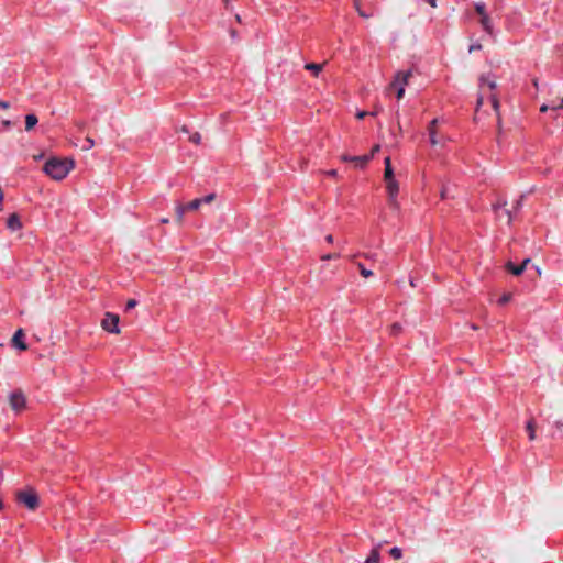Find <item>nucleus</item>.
Listing matches in <instances>:
<instances>
[{"label": "nucleus", "mask_w": 563, "mask_h": 563, "mask_svg": "<svg viewBox=\"0 0 563 563\" xmlns=\"http://www.w3.org/2000/svg\"><path fill=\"white\" fill-rule=\"evenodd\" d=\"M75 166V159L71 157L52 156L45 162L43 172L51 179L62 181L67 178Z\"/></svg>", "instance_id": "1"}, {"label": "nucleus", "mask_w": 563, "mask_h": 563, "mask_svg": "<svg viewBox=\"0 0 563 563\" xmlns=\"http://www.w3.org/2000/svg\"><path fill=\"white\" fill-rule=\"evenodd\" d=\"M496 88H497V78L494 75L487 74V75H483L479 78V95H478V98L476 101V112H478L479 108L483 106L484 93H486L487 91H492V93L489 95V99H490L494 111L496 112L497 117L499 118L500 104H499V100H498L497 96L494 93Z\"/></svg>", "instance_id": "2"}, {"label": "nucleus", "mask_w": 563, "mask_h": 563, "mask_svg": "<svg viewBox=\"0 0 563 563\" xmlns=\"http://www.w3.org/2000/svg\"><path fill=\"white\" fill-rule=\"evenodd\" d=\"M16 500L29 510H35L38 507L40 500L36 492L27 487L15 493Z\"/></svg>", "instance_id": "3"}, {"label": "nucleus", "mask_w": 563, "mask_h": 563, "mask_svg": "<svg viewBox=\"0 0 563 563\" xmlns=\"http://www.w3.org/2000/svg\"><path fill=\"white\" fill-rule=\"evenodd\" d=\"M384 183H385V188H386L389 206L393 209L398 210L400 207L399 201H398V194L400 190L399 181L395 177V178L384 179Z\"/></svg>", "instance_id": "4"}, {"label": "nucleus", "mask_w": 563, "mask_h": 563, "mask_svg": "<svg viewBox=\"0 0 563 563\" xmlns=\"http://www.w3.org/2000/svg\"><path fill=\"white\" fill-rule=\"evenodd\" d=\"M410 77H411L410 70H407V71L400 70V71L396 73L394 80L391 81L389 87L395 88L397 90V99L398 100L404 98L405 89L409 82Z\"/></svg>", "instance_id": "5"}, {"label": "nucleus", "mask_w": 563, "mask_h": 563, "mask_svg": "<svg viewBox=\"0 0 563 563\" xmlns=\"http://www.w3.org/2000/svg\"><path fill=\"white\" fill-rule=\"evenodd\" d=\"M8 402L15 415L22 413L26 409V397L21 390H13L8 395Z\"/></svg>", "instance_id": "6"}, {"label": "nucleus", "mask_w": 563, "mask_h": 563, "mask_svg": "<svg viewBox=\"0 0 563 563\" xmlns=\"http://www.w3.org/2000/svg\"><path fill=\"white\" fill-rule=\"evenodd\" d=\"M119 321L120 319L118 314H114L112 312H106L101 321V328L109 333L119 334Z\"/></svg>", "instance_id": "7"}, {"label": "nucleus", "mask_w": 563, "mask_h": 563, "mask_svg": "<svg viewBox=\"0 0 563 563\" xmlns=\"http://www.w3.org/2000/svg\"><path fill=\"white\" fill-rule=\"evenodd\" d=\"M341 161L342 162H351V163H354L355 164V167L357 168H364L372 159V156H365V155H362V156H351V155H347V154H343L341 155Z\"/></svg>", "instance_id": "8"}, {"label": "nucleus", "mask_w": 563, "mask_h": 563, "mask_svg": "<svg viewBox=\"0 0 563 563\" xmlns=\"http://www.w3.org/2000/svg\"><path fill=\"white\" fill-rule=\"evenodd\" d=\"M439 123V119H433L428 126L429 141L432 146L442 145L444 140L442 137H438L437 134V125Z\"/></svg>", "instance_id": "9"}, {"label": "nucleus", "mask_w": 563, "mask_h": 563, "mask_svg": "<svg viewBox=\"0 0 563 563\" xmlns=\"http://www.w3.org/2000/svg\"><path fill=\"white\" fill-rule=\"evenodd\" d=\"M506 201H501L495 205V211L498 220H503L504 218L507 221V224L510 225L512 222L511 212L506 208Z\"/></svg>", "instance_id": "10"}, {"label": "nucleus", "mask_w": 563, "mask_h": 563, "mask_svg": "<svg viewBox=\"0 0 563 563\" xmlns=\"http://www.w3.org/2000/svg\"><path fill=\"white\" fill-rule=\"evenodd\" d=\"M24 332L22 329H19L15 331L12 338V344L14 347H16L20 351H25L27 349V345L24 341Z\"/></svg>", "instance_id": "11"}, {"label": "nucleus", "mask_w": 563, "mask_h": 563, "mask_svg": "<svg viewBox=\"0 0 563 563\" xmlns=\"http://www.w3.org/2000/svg\"><path fill=\"white\" fill-rule=\"evenodd\" d=\"M7 227L10 231L15 232L22 229V221L16 213H12L9 216L7 220Z\"/></svg>", "instance_id": "12"}, {"label": "nucleus", "mask_w": 563, "mask_h": 563, "mask_svg": "<svg viewBox=\"0 0 563 563\" xmlns=\"http://www.w3.org/2000/svg\"><path fill=\"white\" fill-rule=\"evenodd\" d=\"M531 262L530 258H526L521 265H515L512 264L511 262H508L506 264V268L508 271H510L514 275L516 276H519L523 273V271L526 269L527 265Z\"/></svg>", "instance_id": "13"}, {"label": "nucleus", "mask_w": 563, "mask_h": 563, "mask_svg": "<svg viewBox=\"0 0 563 563\" xmlns=\"http://www.w3.org/2000/svg\"><path fill=\"white\" fill-rule=\"evenodd\" d=\"M305 68L311 71L313 76L318 77L323 69V64L308 63L305 65Z\"/></svg>", "instance_id": "14"}, {"label": "nucleus", "mask_w": 563, "mask_h": 563, "mask_svg": "<svg viewBox=\"0 0 563 563\" xmlns=\"http://www.w3.org/2000/svg\"><path fill=\"white\" fill-rule=\"evenodd\" d=\"M380 562V553L378 548L372 549L368 558L364 561V563H379Z\"/></svg>", "instance_id": "15"}, {"label": "nucleus", "mask_w": 563, "mask_h": 563, "mask_svg": "<svg viewBox=\"0 0 563 563\" xmlns=\"http://www.w3.org/2000/svg\"><path fill=\"white\" fill-rule=\"evenodd\" d=\"M38 120L35 114H27L25 117V130L31 131L36 124Z\"/></svg>", "instance_id": "16"}, {"label": "nucleus", "mask_w": 563, "mask_h": 563, "mask_svg": "<svg viewBox=\"0 0 563 563\" xmlns=\"http://www.w3.org/2000/svg\"><path fill=\"white\" fill-rule=\"evenodd\" d=\"M526 429L528 432L529 440L533 441L536 439V423L533 420H529L526 424Z\"/></svg>", "instance_id": "17"}, {"label": "nucleus", "mask_w": 563, "mask_h": 563, "mask_svg": "<svg viewBox=\"0 0 563 563\" xmlns=\"http://www.w3.org/2000/svg\"><path fill=\"white\" fill-rule=\"evenodd\" d=\"M481 24H482L483 29L487 33H492L493 32V23H492L489 16H488V14L481 18Z\"/></svg>", "instance_id": "18"}, {"label": "nucleus", "mask_w": 563, "mask_h": 563, "mask_svg": "<svg viewBox=\"0 0 563 563\" xmlns=\"http://www.w3.org/2000/svg\"><path fill=\"white\" fill-rule=\"evenodd\" d=\"M175 209H176L177 221L180 223V222H183V219H184L186 212L188 211L187 207H186V205L179 203L176 206Z\"/></svg>", "instance_id": "19"}, {"label": "nucleus", "mask_w": 563, "mask_h": 563, "mask_svg": "<svg viewBox=\"0 0 563 563\" xmlns=\"http://www.w3.org/2000/svg\"><path fill=\"white\" fill-rule=\"evenodd\" d=\"M389 554L395 559V560H400L402 558V550L398 547H394L389 550Z\"/></svg>", "instance_id": "20"}, {"label": "nucleus", "mask_w": 563, "mask_h": 563, "mask_svg": "<svg viewBox=\"0 0 563 563\" xmlns=\"http://www.w3.org/2000/svg\"><path fill=\"white\" fill-rule=\"evenodd\" d=\"M200 206H201V202H200L199 198L195 199V200L190 201L188 205H186L188 211L198 210L200 208Z\"/></svg>", "instance_id": "21"}, {"label": "nucleus", "mask_w": 563, "mask_h": 563, "mask_svg": "<svg viewBox=\"0 0 563 563\" xmlns=\"http://www.w3.org/2000/svg\"><path fill=\"white\" fill-rule=\"evenodd\" d=\"M402 331V325L400 323H394L391 327H390V334L391 335H398L400 334Z\"/></svg>", "instance_id": "22"}, {"label": "nucleus", "mask_w": 563, "mask_h": 563, "mask_svg": "<svg viewBox=\"0 0 563 563\" xmlns=\"http://www.w3.org/2000/svg\"><path fill=\"white\" fill-rule=\"evenodd\" d=\"M475 10L481 15V18L487 15L485 4L482 2L475 4Z\"/></svg>", "instance_id": "23"}, {"label": "nucleus", "mask_w": 563, "mask_h": 563, "mask_svg": "<svg viewBox=\"0 0 563 563\" xmlns=\"http://www.w3.org/2000/svg\"><path fill=\"white\" fill-rule=\"evenodd\" d=\"M396 175H395V170L393 167H385L384 168V179H387V178H395Z\"/></svg>", "instance_id": "24"}, {"label": "nucleus", "mask_w": 563, "mask_h": 563, "mask_svg": "<svg viewBox=\"0 0 563 563\" xmlns=\"http://www.w3.org/2000/svg\"><path fill=\"white\" fill-rule=\"evenodd\" d=\"M214 199H216V195H214V194H209V195H207V196H205V197H202V198H199V200H200L201 205H202V203H210V202H212Z\"/></svg>", "instance_id": "25"}, {"label": "nucleus", "mask_w": 563, "mask_h": 563, "mask_svg": "<svg viewBox=\"0 0 563 563\" xmlns=\"http://www.w3.org/2000/svg\"><path fill=\"white\" fill-rule=\"evenodd\" d=\"M510 300H511V294H504V295L498 299V303H499L500 306H504V305L508 303Z\"/></svg>", "instance_id": "26"}, {"label": "nucleus", "mask_w": 563, "mask_h": 563, "mask_svg": "<svg viewBox=\"0 0 563 563\" xmlns=\"http://www.w3.org/2000/svg\"><path fill=\"white\" fill-rule=\"evenodd\" d=\"M361 275L365 278L371 277L373 275V272L371 269L365 268L362 264L358 265Z\"/></svg>", "instance_id": "27"}, {"label": "nucleus", "mask_w": 563, "mask_h": 563, "mask_svg": "<svg viewBox=\"0 0 563 563\" xmlns=\"http://www.w3.org/2000/svg\"><path fill=\"white\" fill-rule=\"evenodd\" d=\"M355 9L362 18L368 19L371 15L365 13L364 10L360 9L358 2H355Z\"/></svg>", "instance_id": "28"}, {"label": "nucleus", "mask_w": 563, "mask_h": 563, "mask_svg": "<svg viewBox=\"0 0 563 563\" xmlns=\"http://www.w3.org/2000/svg\"><path fill=\"white\" fill-rule=\"evenodd\" d=\"M93 145H95L93 140H92V139H90V137H87V139H86V144H85V146H84V150L88 151V150L92 148V147H93Z\"/></svg>", "instance_id": "29"}, {"label": "nucleus", "mask_w": 563, "mask_h": 563, "mask_svg": "<svg viewBox=\"0 0 563 563\" xmlns=\"http://www.w3.org/2000/svg\"><path fill=\"white\" fill-rule=\"evenodd\" d=\"M339 257H340L339 254H325V255L321 256V260L322 261H329V260L339 258Z\"/></svg>", "instance_id": "30"}, {"label": "nucleus", "mask_w": 563, "mask_h": 563, "mask_svg": "<svg viewBox=\"0 0 563 563\" xmlns=\"http://www.w3.org/2000/svg\"><path fill=\"white\" fill-rule=\"evenodd\" d=\"M380 150V145L379 144H376L373 146L372 151H371V154H368L367 156H372V158L374 157V155L379 152Z\"/></svg>", "instance_id": "31"}, {"label": "nucleus", "mask_w": 563, "mask_h": 563, "mask_svg": "<svg viewBox=\"0 0 563 563\" xmlns=\"http://www.w3.org/2000/svg\"><path fill=\"white\" fill-rule=\"evenodd\" d=\"M136 303H137V302H136V300H134V299H130V300L126 302V308H128V309H132V308H134V307L136 306Z\"/></svg>", "instance_id": "32"}, {"label": "nucleus", "mask_w": 563, "mask_h": 563, "mask_svg": "<svg viewBox=\"0 0 563 563\" xmlns=\"http://www.w3.org/2000/svg\"><path fill=\"white\" fill-rule=\"evenodd\" d=\"M384 165H385V167H393L391 159L389 156L385 157Z\"/></svg>", "instance_id": "33"}, {"label": "nucleus", "mask_w": 563, "mask_h": 563, "mask_svg": "<svg viewBox=\"0 0 563 563\" xmlns=\"http://www.w3.org/2000/svg\"><path fill=\"white\" fill-rule=\"evenodd\" d=\"M366 115H367V112H365V111H358L356 113V118L360 119V120L364 119Z\"/></svg>", "instance_id": "34"}, {"label": "nucleus", "mask_w": 563, "mask_h": 563, "mask_svg": "<svg viewBox=\"0 0 563 563\" xmlns=\"http://www.w3.org/2000/svg\"><path fill=\"white\" fill-rule=\"evenodd\" d=\"M327 175L330 176V177H336L338 176V170L336 169L328 170Z\"/></svg>", "instance_id": "35"}, {"label": "nucleus", "mask_w": 563, "mask_h": 563, "mask_svg": "<svg viewBox=\"0 0 563 563\" xmlns=\"http://www.w3.org/2000/svg\"><path fill=\"white\" fill-rule=\"evenodd\" d=\"M1 124H2V126H3L4 129H9V128L11 126V121H9V120H3V121L1 122Z\"/></svg>", "instance_id": "36"}, {"label": "nucleus", "mask_w": 563, "mask_h": 563, "mask_svg": "<svg viewBox=\"0 0 563 563\" xmlns=\"http://www.w3.org/2000/svg\"><path fill=\"white\" fill-rule=\"evenodd\" d=\"M432 8H437L438 0H426Z\"/></svg>", "instance_id": "37"}, {"label": "nucleus", "mask_w": 563, "mask_h": 563, "mask_svg": "<svg viewBox=\"0 0 563 563\" xmlns=\"http://www.w3.org/2000/svg\"><path fill=\"white\" fill-rule=\"evenodd\" d=\"M0 107H1L2 109H8V108H9V102H7V101H0Z\"/></svg>", "instance_id": "38"}, {"label": "nucleus", "mask_w": 563, "mask_h": 563, "mask_svg": "<svg viewBox=\"0 0 563 563\" xmlns=\"http://www.w3.org/2000/svg\"><path fill=\"white\" fill-rule=\"evenodd\" d=\"M440 195H441V198H442V199H445V198H446V189H445V188H443V189L441 190V194H440Z\"/></svg>", "instance_id": "39"}, {"label": "nucleus", "mask_w": 563, "mask_h": 563, "mask_svg": "<svg viewBox=\"0 0 563 563\" xmlns=\"http://www.w3.org/2000/svg\"><path fill=\"white\" fill-rule=\"evenodd\" d=\"M325 241H327L328 243H332V242H333V236H332L331 234L327 235V236H325Z\"/></svg>", "instance_id": "40"}, {"label": "nucleus", "mask_w": 563, "mask_h": 563, "mask_svg": "<svg viewBox=\"0 0 563 563\" xmlns=\"http://www.w3.org/2000/svg\"><path fill=\"white\" fill-rule=\"evenodd\" d=\"M562 107H563V99L559 102V104H558V106H553L552 108H553V109H556V108H558V109H561Z\"/></svg>", "instance_id": "41"}, {"label": "nucleus", "mask_w": 563, "mask_h": 563, "mask_svg": "<svg viewBox=\"0 0 563 563\" xmlns=\"http://www.w3.org/2000/svg\"><path fill=\"white\" fill-rule=\"evenodd\" d=\"M548 109H549V107H548L547 104H543V106L540 108V111H541V112H545Z\"/></svg>", "instance_id": "42"}, {"label": "nucleus", "mask_w": 563, "mask_h": 563, "mask_svg": "<svg viewBox=\"0 0 563 563\" xmlns=\"http://www.w3.org/2000/svg\"><path fill=\"white\" fill-rule=\"evenodd\" d=\"M536 272L539 276L542 275V269L539 266H536Z\"/></svg>", "instance_id": "43"}, {"label": "nucleus", "mask_w": 563, "mask_h": 563, "mask_svg": "<svg viewBox=\"0 0 563 563\" xmlns=\"http://www.w3.org/2000/svg\"><path fill=\"white\" fill-rule=\"evenodd\" d=\"M3 200V192L0 190V202Z\"/></svg>", "instance_id": "44"}, {"label": "nucleus", "mask_w": 563, "mask_h": 563, "mask_svg": "<svg viewBox=\"0 0 563 563\" xmlns=\"http://www.w3.org/2000/svg\"><path fill=\"white\" fill-rule=\"evenodd\" d=\"M168 219H162V223H167Z\"/></svg>", "instance_id": "45"}]
</instances>
